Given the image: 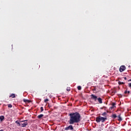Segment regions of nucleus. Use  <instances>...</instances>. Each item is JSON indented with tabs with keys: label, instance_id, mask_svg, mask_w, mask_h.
I'll return each instance as SVG.
<instances>
[{
	"label": "nucleus",
	"instance_id": "obj_9",
	"mask_svg": "<svg viewBox=\"0 0 131 131\" xmlns=\"http://www.w3.org/2000/svg\"><path fill=\"white\" fill-rule=\"evenodd\" d=\"M97 100L100 104H102V103H103V102L102 101V98L99 97L98 98H97Z\"/></svg>",
	"mask_w": 131,
	"mask_h": 131
},
{
	"label": "nucleus",
	"instance_id": "obj_25",
	"mask_svg": "<svg viewBox=\"0 0 131 131\" xmlns=\"http://www.w3.org/2000/svg\"><path fill=\"white\" fill-rule=\"evenodd\" d=\"M124 94H127V91H124Z\"/></svg>",
	"mask_w": 131,
	"mask_h": 131
},
{
	"label": "nucleus",
	"instance_id": "obj_5",
	"mask_svg": "<svg viewBox=\"0 0 131 131\" xmlns=\"http://www.w3.org/2000/svg\"><path fill=\"white\" fill-rule=\"evenodd\" d=\"M116 108V103L115 102H113L112 103V106L110 107V110H112V109Z\"/></svg>",
	"mask_w": 131,
	"mask_h": 131
},
{
	"label": "nucleus",
	"instance_id": "obj_13",
	"mask_svg": "<svg viewBox=\"0 0 131 131\" xmlns=\"http://www.w3.org/2000/svg\"><path fill=\"white\" fill-rule=\"evenodd\" d=\"M41 117H43V114H40L37 116V118H38L39 119H40Z\"/></svg>",
	"mask_w": 131,
	"mask_h": 131
},
{
	"label": "nucleus",
	"instance_id": "obj_2",
	"mask_svg": "<svg viewBox=\"0 0 131 131\" xmlns=\"http://www.w3.org/2000/svg\"><path fill=\"white\" fill-rule=\"evenodd\" d=\"M107 120V117H103L101 116H99L96 118V122H102L103 123V122H105L106 120Z\"/></svg>",
	"mask_w": 131,
	"mask_h": 131
},
{
	"label": "nucleus",
	"instance_id": "obj_10",
	"mask_svg": "<svg viewBox=\"0 0 131 131\" xmlns=\"http://www.w3.org/2000/svg\"><path fill=\"white\" fill-rule=\"evenodd\" d=\"M23 101L25 102V103H30V100H28V99H23Z\"/></svg>",
	"mask_w": 131,
	"mask_h": 131
},
{
	"label": "nucleus",
	"instance_id": "obj_1",
	"mask_svg": "<svg viewBox=\"0 0 131 131\" xmlns=\"http://www.w3.org/2000/svg\"><path fill=\"white\" fill-rule=\"evenodd\" d=\"M70 119L68 121L69 124H74V123H79L81 121V116L79 113L76 112L69 114Z\"/></svg>",
	"mask_w": 131,
	"mask_h": 131
},
{
	"label": "nucleus",
	"instance_id": "obj_7",
	"mask_svg": "<svg viewBox=\"0 0 131 131\" xmlns=\"http://www.w3.org/2000/svg\"><path fill=\"white\" fill-rule=\"evenodd\" d=\"M24 121H26V122H25V123H23L21 125V127H25L26 126V125H28L27 124V120H25V121H21V122H24Z\"/></svg>",
	"mask_w": 131,
	"mask_h": 131
},
{
	"label": "nucleus",
	"instance_id": "obj_11",
	"mask_svg": "<svg viewBox=\"0 0 131 131\" xmlns=\"http://www.w3.org/2000/svg\"><path fill=\"white\" fill-rule=\"evenodd\" d=\"M9 98H16V95L15 94H12L11 95H10Z\"/></svg>",
	"mask_w": 131,
	"mask_h": 131
},
{
	"label": "nucleus",
	"instance_id": "obj_4",
	"mask_svg": "<svg viewBox=\"0 0 131 131\" xmlns=\"http://www.w3.org/2000/svg\"><path fill=\"white\" fill-rule=\"evenodd\" d=\"M126 68L125 66H121L119 68V71L120 72H123L124 70H125Z\"/></svg>",
	"mask_w": 131,
	"mask_h": 131
},
{
	"label": "nucleus",
	"instance_id": "obj_27",
	"mask_svg": "<svg viewBox=\"0 0 131 131\" xmlns=\"http://www.w3.org/2000/svg\"><path fill=\"white\" fill-rule=\"evenodd\" d=\"M96 79H98V78H99V76H97L95 78Z\"/></svg>",
	"mask_w": 131,
	"mask_h": 131
},
{
	"label": "nucleus",
	"instance_id": "obj_16",
	"mask_svg": "<svg viewBox=\"0 0 131 131\" xmlns=\"http://www.w3.org/2000/svg\"><path fill=\"white\" fill-rule=\"evenodd\" d=\"M112 117L113 118H114V119H115V118H116V117H117V116L116 115V114H113L112 116Z\"/></svg>",
	"mask_w": 131,
	"mask_h": 131
},
{
	"label": "nucleus",
	"instance_id": "obj_15",
	"mask_svg": "<svg viewBox=\"0 0 131 131\" xmlns=\"http://www.w3.org/2000/svg\"><path fill=\"white\" fill-rule=\"evenodd\" d=\"M15 123H16V124H17V126H20L21 125V124H20V123L19 122V121L18 120L15 121Z\"/></svg>",
	"mask_w": 131,
	"mask_h": 131
},
{
	"label": "nucleus",
	"instance_id": "obj_14",
	"mask_svg": "<svg viewBox=\"0 0 131 131\" xmlns=\"http://www.w3.org/2000/svg\"><path fill=\"white\" fill-rule=\"evenodd\" d=\"M4 119H5V116H0V120H1V121H3V120H4Z\"/></svg>",
	"mask_w": 131,
	"mask_h": 131
},
{
	"label": "nucleus",
	"instance_id": "obj_20",
	"mask_svg": "<svg viewBox=\"0 0 131 131\" xmlns=\"http://www.w3.org/2000/svg\"><path fill=\"white\" fill-rule=\"evenodd\" d=\"M8 108H12V107H13V106L12 105V104H8Z\"/></svg>",
	"mask_w": 131,
	"mask_h": 131
},
{
	"label": "nucleus",
	"instance_id": "obj_30",
	"mask_svg": "<svg viewBox=\"0 0 131 131\" xmlns=\"http://www.w3.org/2000/svg\"><path fill=\"white\" fill-rule=\"evenodd\" d=\"M128 81H131V79H129V80H128Z\"/></svg>",
	"mask_w": 131,
	"mask_h": 131
},
{
	"label": "nucleus",
	"instance_id": "obj_3",
	"mask_svg": "<svg viewBox=\"0 0 131 131\" xmlns=\"http://www.w3.org/2000/svg\"><path fill=\"white\" fill-rule=\"evenodd\" d=\"M65 130H69L70 129L71 130H73V126L72 125H70L69 126L66 127L64 128Z\"/></svg>",
	"mask_w": 131,
	"mask_h": 131
},
{
	"label": "nucleus",
	"instance_id": "obj_24",
	"mask_svg": "<svg viewBox=\"0 0 131 131\" xmlns=\"http://www.w3.org/2000/svg\"><path fill=\"white\" fill-rule=\"evenodd\" d=\"M104 108H106V106H103L102 107L100 108V109H104Z\"/></svg>",
	"mask_w": 131,
	"mask_h": 131
},
{
	"label": "nucleus",
	"instance_id": "obj_21",
	"mask_svg": "<svg viewBox=\"0 0 131 131\" xmlns=\"http://www.w3.org/2000/svg\"><path fill=\"white\" fill-rule=\"evenodd\" d=\"M67 91L68 92H70V87H68L67 89Z\"/></svg>",
	"mask_w": 131,
	"mask_h": 131
},
{
	"label": "nucleus",
	"instance_id": "obj_17",
	"mask_svg": "<svg viewBox=\"0 0 131 131\" xmlns=\"http://www.w3.org/2000/svg\"><path fill=\"white\" fill-rule=\"evenodd\" d=\"M118 83L119 85H120V84H124V83H124L123 82L119 81Z\"/></svg>",
	"mask_w": 131,
	"mask_h": 131
},
{
	"label": "nucleus",
	"instance_id": "obj_29",
	"mask_svg": "<svg viewBox=\"0 0 131 131\" xmlns=\"http://www.w3.org/2000/svg\"><path fill=\"white\" fill-rule=\"evenodd\" d=\"M127 94H129V93H130V92L127 91Z\"/></svg>",
	"mask_w": 131,
	"mask_h": 131
},
{
	"label": "nucleus",
	"instance_id": "obj_12",
	"mask_svg": "<svg viewBox=\"0 0 131 131\" xmlns=\"http://www.w3.org/2000/svg\"><path fill=\"white\" fill-rule=\"evenodd\" d=\"M102 116H104V117H106L107 118V113L104 112L101 114Z\"/></svg>",
	"mask_w": 131,
	"mask_h": 131
},
{
	"label": "nucleus",
	"instance_id": "obj_26",
	"mask_svg": "<svg viewBox=\"0 0 131 131\" xmlns=\"http://www.w3.org/2000/svg\"><path fill=\"white\" fill-rule=\"evenodd\" d=\"M94 81H97V79H96V78H94Z\"/></svg>",
	"mask_w": 131,
	"mask_h": 131
},
{
	"label": "nucleus",
	"instance_id": "obj_22",
	"mask_svg": "<svg viewBox=\"0 0 131 131\" xmlns=\"http://www.w3.org/2000/svg\"><path fill=\"white\" fill-rule=\"evenodd\" d=\"M42 111H43V107L42 106H41L40 107V112H42Z\"/></svg>",
	"mask_w": 131,
	"mask_h": 131
},
{
	"label": "nucleus",
	"instance_id": "obj_18",
	"mask_svg": "<svg viewBox=\"0 0 131 131\" xmlns=\"http://www.w3.org/2000/svg\"><path fill=\"white\" fill-rule=\"evenodd\" d=\"M77 89L79 91H80V90H81V86H77Z\"/></svg>",
	"mask_w": 131,
	"mask_h": 131
},
{
	"label": "nucleus",
	"instance_id": "obj_28",
	"mask_svg": "<svg viewBox=\"0 0 131 131\" xmlns=\"http://www.w3.org/2000/svg\"><path fill=\"white\" fill-rule=\"evenodd\" d=\"M124 79L125 80H126V79H127L126 77H124Z\"/></svg>",
	"mask_w": 131,
	"mask_h": 131
},
{
	"label": "nucleus",
	"instance_id": "obj_19",
	"mask_svg": "<svg viewBox=\"0 0 131 131\" xmlns=\"http://www.w3.org/2000/svg\"><path fill=\"white\" fill-rule=\"evenodd\" d=\"M45 103H47V102H49V99H46L44 100Z\"/></svg>",
	"mask_w": 131,
	"mask_h": 131
},
{
	"label": "nucleus",
	"instance_id": "obj_23",
	"mask_svg": "<svg viewBox=\"0 0 131 131\" xmlns=\"http://www.w3.org/2000/svg\"><path fill=\"white\" fill-rule=\"evenodd\" d=\"M128 85L129 88H130V89H131V83H129L128 84Z\"/></svg>",
	"mask_w": 131,
	"mask_h": 131
},
{
	"label": "nucleus",
	"instance_id": "obj_8",
	"mask_svg": "<svg viewBox=\"0 0 131 131\" xmlns=\"http://www.w3.org/2000/svg\"><path fill=\"white\" fill-rule=\"evenodd\" d=\"M117 118H118V120L119 121H122V118H121V115H119L118 116H117Z\"/></svg>",
	"mask_w": 131,
	"mask_h": 131
},
{
	"label": "nucleus",
	"instance_id": "obj_33",
	"mask_svg": "<svg viewBox=\"0 0 131 131\" xmlns=\"http://www.w3.org/2000/svg\"><path fill=\"white\" fill-rule=\"evenodd\" d=\"M4 106H7V105H6V104H4Z\"/></svg>",
	"mask_w": 131,
	"mask_h": 131
},
{
	"label": "nucleus",
	"instance_id": "obj_6",
	"mask_svg": "<svg viewBox=\"0 0 131 131\" xmlns=\"http://www.w3.org/2000/svg\"><path fill=\"white\" fill-rule=\"evenodd\" d=\"M91 99L92 100H94V101H96L97 100V98H98L96 95L92 94L91 95Z\"/></svg>",
	"mask_w": 131,
	"mask_h": 131
},
{
	"label": "nucleus",
	"instance_id": "obj_31",
	"mask_svg": "<svg viewBox=\"0 0 131 131\" xmlns=\"http://www.w3.org/2000/svg\"><path fill=\"white\" fill-rule=\"evenodd\" d=\"M93 91H96V88H94V89H93Z\"/></svg>",
	"mask_w": 131,
	"mask_h": 131
},
{
	"label": "nucleus",
	"instance_id": "obj_32",
	"mask_svg": "<svg viewBox=\"0 0 131 131\" xmlns=\"http://www.w3.org/2000/svg\"><path fill=\"white\" fill-rule=\"evenodd\" d=\"M115 93H116V92H113V93H114V94H115Z\"/></svg>",
	"mask_w": 131,
	"mask_h": 131
}]
</instances>
